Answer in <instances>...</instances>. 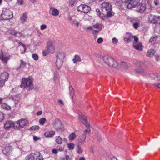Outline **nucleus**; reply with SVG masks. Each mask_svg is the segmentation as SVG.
I'll return each instance as SVG.
<instances>
[{
  "mask_svg": "<svg viewBox=\"0 0 160 160\" xmlns=\"http://www.w3.org/2000/svg\"><path fill=\"white\" fill-rule=\"evenodd\" d=\"M99 56L102 58L104 62L110 67L117 68L118 66L117 62L112 57L108 55H104L102 57L100 55Z\"/></svg>",
  "mask_w": 160,
  "mask_h": 160,
  "instance_id": "f257e3e1",
  "label": "nucleus"
},
{
  "mask_svg": "<svg viewBox=\"0 0 160 160\" xmlns=\"http://www.w3.org/2000/svg\"><path fill=\"white\" fill-rule=\"evenodd\" d=\"M21 87L28 91L34 88L33 78L32 77L23 78L22 79Z\"/></svg>",
  "mask_w": 160,
  "mask_h": 160,
  "instance_id": "f03ea898",
  "label": "nucleus"
},
{
  "mask_svg": "<svg viewBox=\"0 0 160 160\" xmlns=\"http://www.w3.org/2000/svg\"><path fill=\"white\" fill-rule=\"evenodd\" d=\"M101 9L103 12L106 13V15L108 17H111L113 16L112 6L108 2L102 3Z\"/></svg>",
  "mask_w": 160,
  "mask_h": 160,
  "instance_id": "7ed1b4c3",
  "label": "nucleus"
},
{
  "mask_svg": "<svg viewBox=\"0 0 160 160\" xmlns=\"http://www.w3.org/2000/svg\"><path fill=\"white\" fill-rule=\"evenodd\" d=\"M13 17L12 12L8 9H5L2 11L0 14V20H7Z\"/></svg>",
  "mask_w": 160,
  "mask_h": 160,
  "instance_id": "20e7f679",
  "label": "nucleus"
},
{
  "mask_svg": "<svg viewBox=\"0 0 160 160\" xmlns=\"http://www.w3.org/2000/svg\"><path fill=\"white\" fill-rule=\"evenodd\" d=\"M53 127L57 132L64 130L63 126L61 121L58 119H55L52 123Z\"/></svg>",
  "mask_w": 160,
  "mask_h": 160,
  "instance_id": "39448f33",
  "label": "nucleus"
},
{
  "mask_svg": "<svg viewBox=\"0 0 160 160\" xmlns=\"http://www.w3.org/2000/svg\"><path fill=\"white\" fill-rule=\"evenodd\" d=\"M42 156L39 152L32 153L28 156L26 160H42Z\"/></svg>",
  "mask_w": 160,
  "mask_h": 160,
  "instance_id": "423d86ee",
  "label": "nucleus"
},
{
  "mask_svg": "<svg viewBox=\"0 0 160 160\" xmlns=\"http://www.w3.org/2000/svg\"><path fill=\"white\" fill-rule=\"evenodd\" d=\"M28 121L24 119H22L17 121L15 123V129H20L23 128L28 123Z\"/></svg>",
  "mask_w": 160,
  "mask_h": 160,
  "instance_id": "0eeeda50",
  "label": "nucleus"
},
{
  "mask_svg": "<svg viewBox=\"0 0 160 160\" xmlns=\"http://www.w3.org/2000/svg\"><path fill=\"white\" fill-rule=\"evenodd\" d=\"M77 10L84 13H88L91 10V8L85 4H81L77 8Z\"/></svg>",
  "mask_w": 160,
  "mask_h": 160,
  "instance_id": "6e6552de",
  "label": "nucleus"
},
{
  "mask_svg": "<svg viewBox=\"0 0 160 160\" xmlns=\"http://www.w3.org/2000/svg\"><path fill=\"white\" fill-rule=\"evenodd\" d=\"M78 119L87 127H89L90 124L87 121V117L79 111L78 112Z\"/></svg>",
  "mask_w": 160,
  "mask_h": 160,
  "instance_id": "1a4fd4ad",
  "label": "nucleus"
},
{
  "mask_svg": "<svg viewBox=\"0 0 160 160\" xmlns=\"http://www.w3.org/2000/svg\"><path fill=\"white\" fill-rule=\"evenodd\" d=\"M9 74L7 72H3L0 75V86L3 87L5 82L7 81L9 77Z\"/></svg>",
  "mask_w": 160,
  "mask_h": 160,
  "instance_id": "9d476101",
  "label": "nucleus"
},
{
  "mask_svg": "<svg viewBox=\"0 0 160 160\" xmlns=\"http://www.w3.org/2000/svg\"><path fill=\"white\" fill-rule=\"evenodd\" d=\"M126 8L131 9L134 8L139 2V0H128Z\"/></svg>",
  "mask_w": 160,
  "mask_h": 160,
  "instance_id": "9b49d317",
  "label": "nucleus"
},
{
  "mask_svg": "<svg viewBox=\"0 0 160 160\" xmlns=\"http://www.w3.org/2000/svg\"><path fill=\"white\" fill-rule=\"evenodd\" d=\"M10 59V55L8 53H2L0 55V59L4 64H6Z\"/></svg>",
  "mask_w": 160,
  "mask_h": 160,
  "instance_id": "f8f14e48",
  "label": "nucleus"
},
{
  "mask_svg": "<svg viewBox=\"0 0 160 160\" xmlns=\"http://www.w3.org/2000/svg\"><path fill=\"white\" fill-rule=\"evenodd\" d=\"M46 49L50 53H53L55 52V47L51 41L47 42Z\"/></svg>",
  "mask_w": 160,
  "mask_h": 160,
  "instance_id": "ddd939ff",
  "label": "nucleus"
},
{
  "mask_svg": "<svg viewBox=\"0 0 160 160\" xmlns=\"http://www.w3.org/2000/svg\"><path fill=\"white\" fill-rule=\"evenodd\" d=\"M15 123L11 121H8L4 125V128L5 129L8 130L11 128L13 127L15 129Z\"/></svg>",
  "mask_w": 160,
  "mask_h": 160,
  "instance_id": "4468645a",
  "label": "nucleus"
},
{
  "mask_svg": "<svg viewBox=\"0 0 160 160\" xmlns=\"http://www.w3.org/2000/svg\"><path fill=\"white\" fill-rule=\"evenodd\" d=\"M130 20L133 23V26L134 28L136 29H137L140 24V21L136 18H131Z\"/></svg>",
  "mask_w": 160,
  "mask_h": 160,
  "instance_id": "2eb2a0df",
  "label": "nucleus"
},
{
  "mask_svg": "<svg viewBox=\"0 0 160 160\" xmlns=\"http://www.w3.org/2000/svg\"><path fill=\"white\" fill-rule=\"evenodd\" d=\"M146 9V6L144 4H139L137 8V11L140 13L143 12Z\"/></svg>",
  "mask_w": 160,
  "mask_h": 160,
  "instance_id": "dca6fc26",
  "label": "nucleus"
},
{
  "mask_svg": "<svg viewBox=\"0 0 160 160\" xmlns=\"http://www.w3.org/2000/svg\"><path fill=\"white\" fill-rule=\"evenodd\" d=\"M128 1V0H117V4L118 6H122L123 8H126Z\"/></svg>",
  "mask_w": 160,
  "mask_h": 160,
  "instance_id": "f3484780",
  "label": "nucleus"
},
{
  "mask_svg": "<svg viewBox=\"0 0 160 160\" xmlns=\"http://www.w3.org/2000/svg\"><path fill=\"white\" fill-rule=\"evenodd\" d=\"M2 151L4 154L8 155L11 152V148L9 145L3 147Z\"/></svg>",
  "mask_w": 160,
  "mask_h": 160,
  "instance_id": "a211bd4d",
  "label": "nucleus"
},
{
  "mask_svg": "<svg viewBox=\"0 0 160 160\" xmlns=\"http://www.w3.org/2000/svg\"><path fill=\"white\" fill-rule=\"evenodd\" d=\"M158 37L156 36H154L152 37L149 41V43L152 45H155L158 43Z\"/></svg>",
  "mask_w": 160,
  "mask_h": 160,
  "instance_id": "6ab92c4d",
  "label": "nucleus"
},
{
  "mask_svg": "<svg viewBox=\"0 0 160 160\" xmlns=\"http://www.w3.org/2000/svg\"><path fill=\"white\" fill-rule=\"evenodd\" d=\"M157 16L150 15L148 17V20L151 23L156 24V19Z\"/></svg>",
  "mask_w": 160,
  "mask_h": 160,
  "instance_id": "aec40b11",
  "label": "nucleus"
},
{
  "mask_svg": "<svg viewBox=\"0 0 160 160\" xmlns=\"http://www.w3.org/2000/svg\"><path fill=\"white\" fill-rule=\"evenodd\" d=\"M133 47L135 49L139 51L142 50V45L141 43H133Z\"/></svg>",
  "mask_w": 160,
  "mask_h": 160,
  "instance_id": "412c9836",
  "label": "nucleus"
},
{
  "mask_svg": "<svg viewBox=\"0 0 160 160\" xmlns=\"http://www.w3.org/2000/svg\"><path fill=\"white\" fill-rule=\"evenodd\" d=\"M57 59L63 60L65 57V54L63 52H57Z\"/></svg>",
  "mask_w": 160,
  "mask_h": 160,
  "instance_id": "4be33fe9",
  "label": "nucleus"
},
{
  "mask_svg": "<svg viewBox=\"0 0 160 160\" xmlns=\"http://www.w3.org/2000/svg\"><path fill=\"white\" fill-rule=\"evenodd\" d=\"M55 131H54L50 130L46 132L44 135L46 137H52L55 134Z\"/></svg>",
  "mask_w": 160,
  "mask_h": 160,
  "instance_id": "5701e85b",
  "label": "nucleus"
},
{
  "mask_svg": "<svg viewBox=\"0 0 160 160\" xmlns=\"http://www.w3.org/2000/svg\"><path fill=\"white\" fill-rule=\"evenodd\" d=\"M150 76L154 80H160V74L158 73H151L150 74Z\"/></svg>",
  "mask_w": 160,
  "mask_h": 160,
  "instance_id": "b1692460",
  "label": "nucleus"
},
{
  "mask_svg": "<svg viewBox=\"0 0 160 160\" xmlns=\"http://www.w3.org/2000/svg\"><path fill=\"white\" fill-rule=\"evenodd\" d=\"M63 60L57 59L56 65L58 69H59L62 66Z\"/></svg>",
  "mask_w": 160,
  "mask_h": 160,
  "instance_id": "393cba45",
  "label": "nucleus"
},
{
  "mask_svg": "<svg viewBox=\"0 0 160 160\" xmlns=\"http://www.w3.org/2000/svg\"><path fill=\"white\" fill-rule=\"evenodd\" d=\"M27 14L26 13H24L20 17V21L22 23L24 24L27 20Z\"/></svg>",
  "mask_w": 160,
  "mask_h": 160,
  "instance_id": "a878e982",
  "label": "nucleus"
},
{
  "mask_svg": "<svg viewBox=\"0 0 160 160\" xmlns=\"http://www.w3.org/2000/svg\"><path fill=\"white\" fill-rule=\"evenodd\" d=\"M156 51L153 49H150L148 51L147 53V56L148 57H151L153 56L155 54Z\"/></svg>",
  "mask_w": 160,
  "mask_h": 160,
  "instance_id": "bb28decb",
  "label": "nucleus"
},
{
  "mask_svg": "<svg viewBox=\"0 0 160 160\" xmlns=\"http://www.w3.org/2000/svg\"><path fill=\"white\" fill-rule=\"evenodd\" d=\"M96 11L97 12L98 15L99 16L100 18L102 19H103L105 17V14L106 15V13L104 12H103V13L101 12V11L98 9H96Z\"/></svg>",
  "mask_w": 160,
  "mask_h": 160,
  "instance_id": "cd10ccee",
  "label": "nucleus"
},
{
  "mask_svg": "<svg viewBox=\"0 0 160 160\" xmlns=\"http://www.w3.org/2000/svg\"><path fill=\"white\" fill-rule=\"evenodd\" d=\"M55 139L56 142L58 144H61L62 142V139L59 136H56Z\"/></svg>",
  "mask_w": 160,
  "mask_h": 160,
  "instance_id": "c85d7f7f",
  "label": "nucleus"
},
{
  "mask_svg": "<svg viewBox=\"0 0 160 160\" xmlns=\"http://www.w3.org/2000/svg\"><path fill=\"white\" fill-rule=\"evenodd\" d=\"M81 61L80 57L77 55H75L74 58L72 59V61L74 63L78 62H80Z\"/></svg>",
  "mask_w": 160,
  "mask_h": 160,
  "instance_id": "c756f323",
  "label": "nucleus"
},
{
  "mask_svg": "<svg viewBox=\"0 0 160 160\" xmlns=\"http://www.w3.org/2000/svg\"><path fill=\"white\" fill-rule=\"evenodd\" d=\"M128 36H126L124 38V41L127 43H129L131 41V39L132 38V35L130 33H128Z\"/></svg>",
  "mask_w": 160,
  "mask_h": 160,
  "instance_id": "7c9ffc66",
  "label": "nucleus"
},
{
  "mask_svg": "<svg viewBox=\"0 0 160 160\" xmlns=\"http://www.w3.org/2000/svg\"><path fill=\"white\" fill-rule=\"evenodd\" d=\"M86 136L85 134L82 135L78 140V142L80 143H82L85 142L86 139Z\"/></svg>",
  "mask_w": 160,
  "mask_h": 160,
  "instance_id": "2f4dec72",
  "label": "nucleus"
},
{
  "mask_svg": "<svg viewBox=\"0 0 160 160\" xmlns=\"http://www.w3.org/2000/svg\"><path fill=\"white\" fill-rule=\"evenodd\" d=\"M52 14L54 16H58L59 14V12L58 10L55 8H52Z\"/></svg>",
  "mask_w": 160,
  "mask_h": 160,
  "instance_id": "473e14b6",
  "label": "nucleus"
},
{
  "mask_svg": "<svg viewBox=\"0 0 160 160\" xmlns=\"http://www.w3.org/2000/svg\"><path fill=\"white\" fill-rule=\"evenodd\" d=\"M102 26L101 24L96 23L93 25L92 27L94 28L98 29V30L100 31L102 28Z\"/></svg>",
  "mask_w": 160,
  "mask_h": 160,
  "instance_id": "72a5a7b5",
  "label": "nucleus"
},
{
  "mask_svg": "<svg viewBox=\"0 0 160 160\" xmlns=\"http://www.w3.org/2000/svg\"><path fill=\"white\" fill-rule=\"evenodd\" d=\"M76 135L75 132H73L70 134L68 136V138L69 140L72 141L75 138Z\"/></svg>",
  "mask_w": 160,
  "mask_h": 160,
  "instance_id": "f704fd0d",
  "label": "nucleus"
},
{
  "mask_svg": "<svg viewBox=\"0 0 160 160\" xmlns=\"http://www.w3.org/2000/svg\"><path fill=\"white\" fill-rule=\"evenodd\" d=\"M27 64L26 62L22 60H21V63L20 66L17 69H20V68H24L25 67Z\"/></svg>",
  "mask_w": 160,
  "mask_h": 160,
  "instance_id": "c9c22d12",
  "label": "nucleus"
},
{
  "mask_svg": "<svg viewBox=\"0 0 160 160\" xmlns=\"http://www.w3.org/2000/svg\"><path fill=\"white\" fill-rule=\"evenodd\" d=\"M1 107L3 109L8 110L11 109L10 107L7 104L5 103H2Z\"/></svg>",
  "mask_w": 160,
  "mask_h": 160,
  "instance_id": "e433bc0d",
  "label": "nucleus"
},
{
  "mask_svg": "<svg viewBox=\"0 0 160 160\" xmlns=\"http://www.w3.org/2000/svg\"><path fill=\"white\" fill-rule=\"evenodd\" d=\"M54 76L53 79L55 82H57L59 80L58 73L57 72H54Z\"/></svg>",
  "mask_w": 160,
  "mask_h": 160,
  "instance_id": "4c0bfd02",
  "label": "nucleus"
},
{
  "mask_svg": "<svg viewBox=\"0 0 160 160\" xmlns=\"http://www.w3.org/2000/svg\"><path fill=\"white\" fill-rule=\"evenodd\" d=\"M21 46H20L18 48L21 50V53L25 52L26 50V48L25 45L23 44H22Z\"/></svg>",
  "mask_w": 160,
  "mask_h": 160,
  "instance_id": "58836bf2",
  "label": "nucleus"
},
{
  "mask_svg": "<svg viewBox=\"0 0 160 160\" xmlns=\"http://www.w3.org/2000/svg\"><path fill=\"white\" fill-rule=\"evenodd\" d=\"M120 65L126 69H128L129 68L128 66L125 62L122 61L120 63Z\"/></svg>",
  "mask_w": 160,
  "mask_h": 160,
  "instance_id": "ea45409f",
  "label": "nucleus"
},
{
  "mask_svg": "<svg viewBox=\"0 0 160 160\" xmlns=\"http://www.w3.org/2000/svg\"><path fill=\"white\" fill-rule=\"evenodd\" d=\"M69 94L71 96H73L74 93V91L73 88L70 86L69 87Z\"/></svg>",
  "mask_w": 160,
  "mask_h": 160,
  "instance_id": "a19ab883",
  "label": "nucleus"
},
{
  "mask_svg": "<svg viewBox=\"0 0 160 160\" xmlns=\"http://www.w3.org/2000/svg\"><path fill=\"white\" fill-rule=\"evenodd\" d=\"M100 31L97 30H94L92 31V34L94 37V38L96 39L97 37V35Z\"/></svg>",
  "mask_w": 160,
  "mask_h": 160,
  "instance_id": "79ce46f5",
  "label": "nucleus"
},
{
  "mask_svg": "<svg viewBox=\"0 0 160 160\" xmlns=\"http://www.w3.org/2000/svg\"><path fill=\"white\" fill-rule=\"evenodd\" d=\"M46 121V119L45 118H41L39 120V122L40 124L41 125H43Z\"/></svg>",
  "mask_w": 160,
  "mask_h": 160,
  "instance_id": "37998d69",
  "label": "nucleus"
},
{
  "mask_svg": "<svg viewBox=\"0 0 160 160\" xmlns=\"http://www.w3.org/2000/svg\"><path fill=\"white\" fill-rule=\"evenodd\" d=\"M68 147L69 149L73 150L74 147V145L73 143H68Z\"/></svg>",
  "mask_w": 160,
  "mask_h": 160,
  "instance_id": "c03bdc74",
  "label": "nucleus"
},
{
  "mask_svg": "<svg viewBox=\"0 0 160 160\" xmlns=\"http://www.w3.org/2000/svg\"><path fill=\"white\" fill-rule=\"evenodd\" d=\"M39 127L38 126H34L30 128V131L36 130H39Z\"/></svg>",
  "mask_w": 160,
  "mask_h": 160,
  "instance_id": "a18cd8bd",
  "label": "nucleus"
},
{
  "mask_svg": "<svg viewBox=\"0 0 160 160\" xmlns=\"http://www.w3.org/2000/svg\"><path fill=\"white\" fill-rule=\"evenodd\" d=\"M77 152L79 154H82V150L81 148V147L78 145L77 146Z\"/></svg>",
  "mask_w": 160,
  "mask_h": 160,
  "instance_id": "49530a36",
  "label": "nucleus"
},
{
  "mask_svg": "<svg viewBox=\"0 0 160 160\" xmlns=\"http://www.w3.org/2000/svg\"><path fill=\"white\" fill-rule=\"evenodd\" d=\"M76 3V0H70L69 2V5L72 6Z\"/></svg>",
  "mask_w": 160,
  "mask_h": 160,
  "instance_id": "de8ad7c7",
  "label": "nucleus"
},
{
  "mask_svg": "<svg viewBox=\"0 0 160 160\" xmlns=\"http://www.w3.org/2000/svg\"><path fill=\"white\" fill-rule=\"evenodd\" d=\"M32 57L35 60H37L38 59V56L36 54H33Z\"/></svg>",
  "mask_w": 160,
  "mask_h": 160,
  "instance_id": "09e8293b",
  "label": "nucleus"
},
{
  "mask_svg": "<svg viewBox=\"0 0 160 160\" xmlns=\"http://www.w3.org/2000/svg\"><path fill=\"white\" fill-rule=\"evenodd\" d=\"M118 40L116 38H113L112 39V42L114 44H116L118 43Z\"/></svg>",
  "mask_w": 160,
  "mask_h": 160,
  "instance_id": "8fccbe9b",
  "label": "nucleus"
},
{
  "mask_svg": "<svg viewBox=\"0 0 160 160\" xmlns=\"http://www.w3.org/2000/svg\"><path fill=\"white\" fill-rule=\"evenodd\" d=\"M132 38H134V42L133 43H138V38L136 36H132Z\"/></svg>",
  "mask_w": 160,
  "mask_h": 160,
  "instance_id": "3c124183",
  "label": "nucleus"
},
{
  "mask_svg": "<svg viewBox=\"0 0 160 160\" xmlns=\"http://www.w3.org/2000/svg\"><path fill=\"white\" fill-rule=\"evenodd\" d=\"M156 18L157 19H156V24H160V17L159 16H157Z\"/></svg>",
  "mask_w": 160,
  "mask_h": 160,
  "instance_id": "603ef678",
  "label": "nucleus"
},
{
  "mask_svg": "<svg viewBox=\"0 0 160 160\" xmlns=\"http://www.w3.org/2000/svg\"><path fill=\"white\" fill-rule=\"evenodd\" d=\"M72 23L73 25H76L77 27H78L79 25V23L78 22L74 20L72 22Z\"/></svg>",
  "mask_w": 160,
  "mask_h": 160,
  "instance_id": "864d4df0",
  "label": "nucleus"
},
{
  "mask_svg": "<svg viewBox=\"0 0 160 160\" xmlns=\"http://www.w3.org/2000/svg\"><path fill=\"white\" fill-rule=\"evenodd\" d=\"M49 53V52L46 49L43 52L42 54L44 56H47L48 54Z\"/></svg>",
  "mask_w": 160,
  "mask_h": 160,
  "instance_id": "5fc2aeb1",
  "label": "nucleus"
},
{
  "mask_svg": "<svg viewBox=\"0 0 160 160\" xmlns=\"http://www.w3.org/2000/svg\"><path fill=\"white\" fill-rule=\"evenodd\" d=\"M47 28V26L45 24H43L40 26V29L41 30H44Z\"/></svg>",
  "mask_w": 160,
  "mask_h": 160,
  "instance_id": "6e6d98bb",
  "label": "nucleus"
},
{
  "mask_svg": "<svg viewBox=\"0 0 160 160\" xmlns=\"http://www.w3.org/2000/svg\"><path fill=\"white\" fill-rule=\"evenodd\" d=\"M4 118L3 114L0 112V122L2 121L4 119Z\"/></svg>",
  "mask_w": 160,
  "mask_h": 160,
  "instance_id": "4d7b16f0",
  "label": "nucleus"
},
{
  "mask_svg": "<svg viewBox=\"0 0 160 160\" xmlns=\"http://www.w3.org/2000/svg\"><path fill=\"white\" fill-rule=\"evenodd\" d=\"M103 41V39L101 38H99L98 39L97 41V42L98 43H101Z\"/></svg>",
  "mask_w": 160,
  "mask_h": 160,
  "instance_id": "13d9d810",
  "label": "nucleus"
},
{
  "mask_svg": "<svg viewBox=\"0 0 160 160\" xmlns=\"http://www.w3.org/2000/svg\"><path fill=\"white\" fill-rule=\"evenodd\" d=\"M152 8V6L150 4L148 6V7L147 8V10H148V12H151Z\"/></svg>",
  "mask_w": 160,
  "mask_h": 160,
  "instance_id": "bf43d9fd",
  "label": "nucleus"
},
{
  "mask_svg": "<svg viewBox=\"0 0 160 160\" xmlns=\"http://www.w3.org/2000/svg\"><path fill=\"white\" fill-rule=\"evenodd\" d=\"M62 160H71V159L69 158V156L68 155H67L65 158H63Z\"/></svg>",
  "mask_w": 160,
  "mask_h": 160,
  "instance_id": "052dcab7",
  "label": "nucleus"
},
{
  "mask_svg": "<svg viewBox=\"0 0 160 160\" xmlns=\"http://www.w3.org/2000/svg\"><path fill=\"white\" fill-rule=\"evenodd\" d=\"M33 139L35 141H37L40 139V138L39 137L34 136L33 137Z\"/></svg>",
  "mask_w": 160,
  "mask_h": 160,
  "instance_id": "680f3d73",
  "label": "nucleus"
},
{
  "mask_svg": "<svg viewBox=\"0 0 160 160\" xmlns=\"http://www.w3.org/2000/svg\"><path fill=\"white\" fill-rule=\"evenodd\" d=\"M52 152L53 154H56L58 152V150L57 149H52Z\"/></svg>",
  "mask_w": 160,
  "mask_h": 160,
  "instance_id": "e2e57ef3",
  "label": "nucleus"
},
{
  "mask_svg": "<svg viewBox=\"0 0 160 160\" xmlns=\"http://www.w3.org/2000/svg\"><path fill=\"white\" fill-rule=\"evenodd\" d=\"M58 151L61 152L63 151L64 150V148L62 147H60L58 149H57Z\"/></svg>",
  "mask_w": 160,
  "mask_h": 160,
  "instance_id": "0e129e2a",
  "label": "nucleus"
},
{
  "mask_svg": "<svg viewBox=\"0 0 160 160\" xmlns=\"http://www.w3.org/2000/svg\"><path fill=\"white\" fill-rule=\"evenodd\" d=\"M135 71L136 72L138 73H141L143 72V71L142 70H139L137 69H136L135 70Z\"/></svg>",
  "mask_w": 160,
  "mask_h": 160,
  "instance_id": "69168bd1",
  "label": "nucleus"
},
{
  "mask_svg": "<svg viewBox=\"0 0 160 160\" xmlns=\"http://www.w3.org/2000/svg\"><path fill=\"white\" fill-rule=\"evenodd\" d=\"M154 85L160 88V83H155L153 84Z\"/></svg>",
  "mask_w": 160,
  "mask_h": 160,
  "instance_id": "338daca9",
  "label": "nucleus"
},
{
  "mask_svg": "<svg viewBox=\"0 0 160 160\" xmlns=\"http://www.w3.org/2000/svg\"><path fill=\"white\" fill-rule=\"evenodd\" d=\"M23 0H18V2L19 4H23Z\"/></svg>",
  "mask_w": 160,
  "mask_h": 160,
  "instance_id": "774afa93",
  "label": "nucleus"
}]
</instances>
